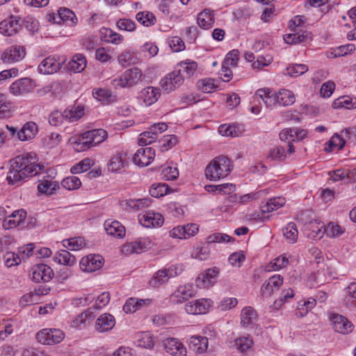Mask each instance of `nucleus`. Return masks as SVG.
I'll list each match as a JSON object with an SVG mask.
<instances>
[{
	"instance_id": "f257e3e1",
	"label": "nucleus",
	"mask_w": 356,
	"mask_h": 356,
	"mask_svg": "<svg viewBox=\"0 0 356 356\" xmlns=\"http://www.w3.org/2000/svg\"><path fill=\"white\" fill-rule=\"evenodd\" d=\"M33 157L27 153L15 156L10 161V169L6 180L8 184H17L29 177L38 175L43 170L44 166L31 161Z\"/></svg>"
},
{
	"instance_id": "f03ea898",
	"label": "nucleus",
	"mask_w": 356,
	"mask_h": 356,
	"mask_svg": "<svg viewBox=\"0 0 356 356\" xmlns=\"http://www.w3.org/2000/svg\"><path fill=\"white\" fill-rule=\"evenodd\" d=\"M231 161L228 157L221 155L213 159L206 167L205 176L211 181L226 177L231 171Z\"/></svg>"
},
{
	"instance_id": "7ed1b4c3",
	"label": "nucleus",
	"mask_w": 356,
	"mask_h": 356,
	"mask_svg": "<svg viewBox=\"0 0 356 356\" xmlns=\"http://www.w3.org/2000/svg\"><path fill=\"white\" fill-rule=\"evenodd\" d=\"M143 76L142 70L138 67H132L127 70L121 76L114 79L111 84L115 87H132L141 81Z\"/></svg>"
},
{
	"instance_id": "20e7f679",
	"label": "nucleus",
	"mask_w": 356,
	"mask_h": 356,
	"mask_svg": "<svg viewBox=\"0 0 356 356\" xmlns=\"http://www.w3.org/2000/svg\"><path fill=\"white\" fill-rule=\"evenodd\" d=\"M64 338V332L60 329L55 328L42 329L36 334V339L40 343L48 346L59 343Z\"/></svg>"
},
{
	"instance_id": "39448f33",
	"label": "nucleus",
	"mask_w": 356,
	"mask_h": 356,
	"mask_svg": "<svg viewBox=\"0 0 356 356\" xmlns=\"http://www.w3.org/2000/svg\"><path fill=\"white\" fill-rule=\"evenodd\" d=\"M184 81L181 69H175L166 75L161 81V86L163 90L170 92L179 88Z\"/></svg>"
},
{
	"instance_id": "423d86ee",
	"label": "nucleus",
	"mask_w": 356,
	"mask_h": 356,
	"mask_svg": "<svg viewBox=\"0 0 356 356\" xmlns=\"http://www.w3.org/2000/svg\"><path fill=\"white\" fill-rule=\"evenodd\" d=\"M35 85L30 78H22L14 81L10 86V92L15 96L23 95L33 90Z\"/></svg>"
},
{
	"instance_id": "0eeeda50",
	"label": "nucleus",
	"mask_w": 356,
	"mask_h": 356,
	"mask_svg": "<svg viewBox=\"0 0 356 356\" xmlns=\"http://www.w3.org/2000/svg\"><path fill=\"white\" fill-rule=\"evenodd\" d=\"M334 330L342 334H348L353 330V324L345 316L334 314L330 316Z\"/></svg>"
},
{
	"instance_id": "6e6552de",
	"label": "nucleus",
	"mask_w": 356,
	"mask_h": 356,
	"mask_svg": "<svg viewBox=\"0 0 356 356\" xmlns=\"http://www.w3.org/2000/svg\"><path fill=\"white\" fill-rule=\"evenodd\" d=\"M53 270L46 264H38L32 268L31 279L35 282L39 283L41 281L44 282H49L53 278Z\"/></svg>"
},
{
	"instance_id": "1a4fd4ad",
	"label": "nucleus",
	"mask_w": 356,
	"mask_h": 356,
	"mask_svg": "<svg viewBox=\"0 0 356 356\" xmlns=\"http://www.w3.org/2000/svg\"><path fill=\"white\" fill-rule=\"evenodd\" d=\"M19 17L11 15L0 22V33L6 36L13 35L21 29Z\"/></svg>"
},
{
	"instance_id": "9d476101",
	"label": "nucleus",
	"mask_w": 356,
	"mask_h": 356,
	"mask_svg": "<svg viewBox=\"0 0 356 356\" xmlns=\"http://www.w3.org/2000/svg\"><path fill=\"white\" fill-rule=\"evenodd\" d=\"M155 156L154 150L152 147L140 148L133 156V161L138 166H147L152 163Z\"/></svg>"
},
{
	"instance_id": "9b49d317",
	"label": "nucleus",
	"mask_w": 356,
	"mask_h": 356,
	"mask_svg": "<svg viewBox=\"0 0 356 356\" xmlns=\"http://www.w3.org/2000/svg\"><path fill=\"white\" fill-rule=\"evenodd\" d=\"M163 345L167 353L174 356H186V347L176 338H168L163 341Z\"/></svg>"
},
{
	"instance_id": "f8f14e48",
	"label": "nucleus",
	"mask_w": 356,
	"mask_h": 356,
	"mask_svg": "<svg viewBox=\"0 0 356 356\" xmlns=\"http://www.w3.org/2000/svg\"><path fill=\"white\" fill-rule=\"evenodd\" d=\"M26 54V49L23 46H13L2 54L1 60L4 63H10L22 60Z\"/></svg>"
},
{
	"instance_id": "ddd939ff",
	"label": "nucleus",
	"mask_w": 356,
	"mask_h": 356,
	"mask_svg": "<svg viewBox=\"0 0 356 356\" xmlns=\"http://www.w3.org/2000/svg\"><path fill=\"white\" fill-rule=\"evenodd\" d=\"M64 60L60 58L56 59L54 56H49L44 59L38 65V71L44 74H49L56 72L61 67Z\"/></svg>"
},
{
	"instance_id": "4468645a",
	"label": "nucleus",
	"mask_w": 356,
	"mask_h": 356,
	"mask_svg": "<svg viewBox=\"0 0 356 356\" xmlns=\"http://www.w3.org/2000/svg\"><path fill=\"white\" fill-rule=\"evenodd\" d=\"M26 216V212L24 209L15 210L7 215L3 220L2 226L5 229L15 228L24 220Z\"/></svg>"
},
{
	"instance_id": "2eb2a0df",
	"label": "nucleus",
	"mask_w": 356,
	"mask_h": 356,
	"mask_svg": "<svg viewBox=\"0 0 356 356\" xmlns=\"http://www.w3.org/2000/svg\"><path fill=\"white\" fill-rule=\"evenodd\" d=\"M218 270L217 268H209L204 272L198 275L195 280L197 287L208 288L212 286L214 283V280L218 275Z\"/></svg>"
},
{
	"instance_id": "dca6fc26",
	"label": "nucleus",
	"mask_w": 356,
	"mask_h": 356,
	"mask_svg": "<svg viewBox=\"0 0 356 356\" xmlns=\"http://www.w3.org/2000/svg\"><path fill=\"white\" fill-rule=\"evenodd\" d=\"M195 296V292L191 285L180 286L170 296V301L173 303L179 304L188 300L189 298Z\"/></svg>"
},
{
	"instance_id": "f3484780",
	"label": "nucleus",
	"mask_w": 356,
	"mask_h": 356,
	"mask_svg": "<svg viewBox=\"0 0 356 356\" xmlns=\"http://www.w3.org/2000/svg\"><path fill=\"white\" fill-rule=\"evenodd\" d=\"M102 259L100 255L90 254L81 259L80 261L81 268L87 272L95 271L102 267Z\"/></svg>"
},
{
	"instance_id": "a211bd4d",
	"label": "nucleus",
	"mask_w": 356,
	"mask_h": 356,
	"mask_svg": "<svg viewBox=\"0 0 356 356\" xmlns=\"http://www.w3.org/2000/svg\"><path fill=\"white\" fill-rule=\"evenodd\" d=\"M115 325L114 316L108 313L100 315L95 325V330L99 332H105L111 330Z\"/></svg>"
},
{
	"instance_id": "6ab92c4d",
	"label": "nucleus",
	"mask_w": 356,
	"mask_h": 356,
	"mask_svg": "<svg viewBox=\"0 0 356 356\" xmlns=\"http://www.w3.org/2000/svg\"><path fill=\"white\" fill-rule=\"evenodd\" d=\"M164 219L161 214L154 212H147L139 218L140 223L146 227L161 226Z\"/></svg>"
},
{
	"instance_id": "aec40b11",
	"label": "nucleus",
	"mask_w": 356,
	"mask_h": 356,
	"mask_svg": "<svg viewBox=\"0 0 356 356\" xmlns=\"http://www.w3.org/2000/svg\"><path fill=\"white\" fill-rule=\"evenodd\" d=\"M151 200L149 198H143L137 200H124L120 201V205L124 210H140L149 205Z\"/></svg>"
},
{
	"instance_id": "412c9836",
	"label": "nucleus",
	"mask_w": 356,
	"mask_h": 356,
	"mask_svg": "<svg viewBox=\"0 0 356 356\" xmlns=\"http://www.w3.org/2000/svg\"><path fill=\"white\" fill-rule=\"evenodd\" d=\"M312 34L308 31H303L301 33L285 34L283 36L285 43L289 44H296L300 42H307L312 39Z\"/></svg>"
},
{
	"instance_id": "4be33fe9",
	"label": "nucleus",
	"mask_w": 356,
	"mask_h": 356,
	"mask_svg": "<svg viewBox=\"0 0 356 356\" xmlns=\"http://www.w3.org/2000/svg\"><path fill=\"white\" fill-rule=\"evenodd\" d=\"M38 132V126L33 122H28L17 132V138L22 141L32 139Z\"/></svg>"
},
{
	"instance_id": "5701e85b",
	"label": "nucleus",
	"mask_w": 356,
	"mask_h": 356,
	"mask_svg": "<svg viewBox=\"0 0 356 356\" xmlns=\"http://www.w3.org/2000/svg\"><path fill=\"white\" fill-rule=\"evenodd\" d=\"M107 137V132L102 129H93L83 133V139H89L93 147L103 142Z\"/></svg>"
},
{
	"instance_id": "b1692460",
	"label": "nucleus",
	"mask_w": 356,
	"mask_h": 356,
	"mask_svg": "<svg viewBox=\"0 0 356 356\" xmlns=\"http://www.w3.org/2000/svg\"><path fill=\"white\" fill-rule=\"evenodd\" d=\"M214 14L211 9L206 8L198 14L197 23L200 27L207 29L214 24Z\"/></svg>"
},
{
	"instance_id": "393cba45",
	"label": "nucleus",
	"mask_w": 356,
	"mask_h": 356,
	"mask_svg": "<svg viewBox=\"0 0 356 356\" xmlns=\"http://www.w3.org/2000/svg\"><path fill=\"white\" fill-rule=\"evenodd\" d=\"M256 96L259 97L266 107H272L278 104L277 93H273L269 88H260L256 91Z\"/></svg>"
},
{
	"instance_id": "a878e982",
	"label": "nucleus",
	"mask_w": 356,
	"mask_h": 356,
	"mask_svg": "<svg viewBox=\"0 0 356 356\" xmlns=\"http://www.w3.org/2000/svg\"><path fill=\"white\" fill-rule=\"evenodd\" d=\"M330 179L334 181L343 180L345 178L349 181H356V168L353 170L338 169L329 173Z\"/></svg>"
},
{
	"instance_id": "bb28decb",
	"label": "nucleus",
	"mask_w": 356,
	"mask_h": 356,
	"mask_svg": "<svg viewBox=\"0 0 356 356\" xmlns=\"http://www.w3.org/2000/svg\"><path fill=\"white\" fill-rule=\"evenodd\" d=\"M159 96V89L152 86L144 88L140 92V97L147 106L152 105L156 102Z\"/></svg>"
},
{
	"instance_id": "cd10ccee",
	"label": "nucleus",
	"mask_w": 356,
	"mask_h": 356,
	"mask_svg": "<svg viewBox=\"0 0 356 356\" xmlns=\"http://www.w3.org/2000/svg\"><path fill=\"white\" fill-rule=\"evenodd\" d=\"M105 230L108 235L122 238L125 235L124 227L118 221H112L109 222L106 221L104 223Z\"/></svg>"
},
{
	"instance_id": "c85d7f7f",
	"label": "nucleus",
	"mask_w": 356,
	"mask_h": 356,
	"mask_svg": "<svg viewBox=\"0 0 356 356\" xmlns=\"http://www.w3.org/2000/svg\"><path fill=\"white\" fill-rule=\"evenodd\" d=\"M189 346L194 351L203 353L208 348V339L205 337L193 336L190 339Z\"/></svg>"
},
{
	"instance_id": "c756f323",
	"label": "nucleus",
	"mask_w": 356,
	"mask_h": 356,
	"mask_svg": "<svg viewBox=\"0 0 356 356\" xmlns=\"http://www.w3.org/2000/svg\"><path fill=\"white\" fill-rule=\"evenodd\" d=\"M257 312L251 307L243 308L241 314V323L246 327L252 325L257 320Z\"/></svg>"
},
{
	"instance_id": "7c9ffc66",
	"label": "nucleus",
	"mask_w": 356,
	"mask_h": 356,
	"mask_svg": "<svg viewBox=\"0 0 356 356\" xmlns=\"http://www.w3.org/2000/svg\"><path fill=\"white\" fill-rule=\"evenodd\" d=\"M150 245V241L149 239H143L136 241L128 243L124 248L127 251H130L131 253L139 254L143 252L147 251Z\"/></svg>"
},
{
	"instance_id": "2f4dec72",
	"label": "nucleus",
	"mask_w": 356,
	"mask_h": 356,
	"mask_svg": "<svg viewBox=\"0 0 356 356\" xmlns=\"http://www.w3.org/2000/svg\"><path fill=\"white\" fill-rule=\"evenodd\" d=\"M84 115V108L83 106H72L67 107L64 111V116L70 122H75L79 120Z\"/></svg>"
},
{
	"instance_id": "473e14b6",
	"label": "nucleus",
	"mask_w": 356,
	"mask_h": 356,
	"mask_svg": "<svg viewBox=\"0 0 356 356\" xmlns=\"http://www.w3.org/2000/svg\"><path fill=\"white\" fill-rule=\"evenodd\" d=\"M316 301L314 298L307 300H300L298 302L296 315L302 318L307 315L309 311L312 310L316 305Z\"/></svg>"
},
{
	"instance_id": "72a5a7b5",
	"label": "nucleus",
	"mask_w": 356,
	"mask_h": 356,
	"mask_svg": "<svg viewBox=\"0 0 356 356\" xmlns=\"http://www.w3.org/2000/svg\"><path fill=\"white\" fill-rule=\"evenodd\" d=\"M285 202L286 200L282 197L271 198L261 207V210L262 213H269L278 209L282 207Z\"/></svg>"
},
{
	"instance_id": "f704fd0d",
	"label": "nucleus",
	"mask_w": 356,
	"mask_h": 356,
	"mask_svg": "<svg viewBox=\"0 0 356 356\" xmlns=\"http://www.w3.org/2000/svg\"><path fill=\"white\" fill-rule=\"evenodd\" d=\"M87 61L84 55L76 54L69 63L70 68L74 72H81L86 67Z\"/></svg>"
},
{
	"instance_id": "c9c22d12",
	"label": "nucleus",
	"mask_w": 356,
	"mask_h": 356,
	"mask_svg": "<svg viewBox=\"0 0 356 356\" xmlns=\"http://www.w3.org/2000/svg\"><path fill=\"white\" fill-rule=\"evenodd\" d=\"M277 99L278 102V105L280 106H289L293 104L295 101V95L293 92L291 90L282 89L280 90L278 93H277Z\"/></svg>"
},
{
	"instance_id": "e433bc0d",
	"label": "nucleus",
	"mask_w": 356,
	"mask_h": 356,
	"mask_svg": "<svg viewBox=\"0 0 356 356\" xmlns=\"http://www.w3.org/2000/svg\"><path fill=\"white\" fill-rule=\"evenodd\" d=\"M92 95L95 98L106 104L116 101V96L113 95L112 92L108 89L99 88L93 91Z\"/></svg>"
},
{
	"instance_id": "4c0bfd02",
	"label": "nucleus",
	"mask_w": 356,
	"mask_h": 356,
	"mask_svg": "<svg viewBox=\"0 0 356 356\" xmlns=\"http://www.w3.org/2000/svg\"><path fill=\"white\" fill-rule=\"evenodd\" d=\"M170 277L168 276L167 268L159 270L156 272L153 277L149 281V284L154 288H156L165 283H166Z\"/></svg>"
},
{
	"instance_id": "58836bf2",
	"label": "nucleus",
	"mask_w": 356,
	"mask_h": 356,
	"mask_svg": "<svg viewBox=\"0 0 356 356\" xmlns=\"http://www.w3.org/2000/svg\"><path fill=\"white\" fill-rule=\"evenodd\" d=\"M100 32L102 35V38L107 42L120 44L123 40L121 35L114 32L111 29L103 28Z\"/></svg>"
},
{
	"instance_id": "ea45409f",
	"label": "nucleus",
	"mask_w": 356,
	"mask_h": 356,
	"mask_svg": "<svg viewBox=\"0 0 356 356\" xmlns=\"http://www.w3.org/2000/svg\"><path fill=\"white\" fill-rule=\"evenodd\" d=\"M283 235L289 243H293L297 241L298 232L294 222H289L283 229Z\"/></svg>"
},
{
	"instance_id": "a19ab883",
	"label": "nucleus",
	"mask_w": 356,
	"mask_h": 356,
	"mask_svg": "<svg viewBox=\"0 0 356 356\" xmlns=\"http://www.w3.org/2000/svg\"><path fill=\"white\" fill-rule=\"evenodd\" d=\"M170 188L164 183L153 184L149 188V193L152 197L159 198L168 193Z\"/></svg>"
},
{
	"instance_id": "79ce46f5",
	"label": "nucleus",
	"mask_w": 356,
	"mask_h": 356,
	"mask_svg": "<svg viewBox=\"0 0 356 356\" xmlns=\"http://www.w3.org/2000/svg\"><path fill=\"white\" fill-rule=\"evenodd\" d=\"M58 188L59 186L57 182L49 180H44L38 185V191L47 195L53 194Z\"/></svg>"
},
{
	"instance_id": "37998d69",
	"label": "nucleus",
	"mask_w": 356,
	"mask_h": 356,
	"mask_svg": "<svg viewBox=\"0 0 356 356\" xmlns=\"http://www.w3.org/2000/svg\"><path fill=\"white\" fill-rule=\"evenodd\" d=\"M137 343L138 346L147 349L153 348L155 344L153 335L149 332L141 333Z\"/></svg>"
},
{
	"instance_id": "c03bdc74",
	"label": "nucleus",
	"mask_w": 356,
	"mask_h": 356,
	"mask_svg": "<svg viewBox=\"0 0 356 356\" xmlns=\"http://www.w3.org/2000/svg\"><path fill=\"white\" fill-rule=\"evenodd\" d=\"M63 245L70 250L75 251L85 246V241L82 237H74L63 241Z\"/></svg>"
},
{
	"instance_id": "a18cd8bd",
	"label": "nucleus",
	"mask_w": 356,
	"mask_h": 356,
	"mask_svg": "<svg viewBox=\"0 0 356 356\" xmlns=\"http://www.w3.org/2000/svg\"><path fill=\"white\" fill-rule=\"evenodd\" d=\"M308 70L309 67L306 65L294 64L286 68L285 74L291 77H297L307 72Z\"/></svg>"
},
{
	"instance_id": "49530a36",
	"label": "nucleus",
	"mask_w": 356,
	"mask_h": 356,
	"mask_svg": "<svg viewBox=\"0 0 356 356\" xmlns=\"http://www.w3.org/2000/svg\"><path fill=\"white\" fill-rule=\"evenodd\" d=\"M56 259L60 264L71 266L74 264L76 259L67 250H61L56 257Z\"/></svg>"
},
{
	"instance_id": "de8ad7c7",
	"label": "nucleus",
	"mask_w": 356,
	"mask_h": 356,
	"mask_svg": "<svg viewBox=\"0 0 356 356\" xmlns=\"http://www.w3.org/2000/svg\"><path fill=\"white\" fill-rule=\"evenodd\" d=\"M136 18L145 26L154 25L156 22L155 16L149 12H140L136 15Z\"/></svg>"
},
{
	"instance_id": "09e8293b",
	"label": "nucleus",
	"mask_w": 356,
	"mask_h": 356,
	"mask_svg": "<svg viewBox=\"0 0 356 356\" xmlns=\"http://www.w3.org/2000/svg\"><path fill=\"white\" fill-rule=\"evenodd\" d=\"M125 159H123L122 154L120 153L113 156L109 163V168L113 172H116L122 168L125 165Z\"/></svg>"
},
{
	"instance_id": "8fccbe9b",
	"label": "nucleus",
	"mask_w": 356,
	"mask_h": 356,
	"mask_svg": "<svg viewBox=\"0 0 356 356\" xmlns=\"http://www.w3.org/2000/svg\"><path fill=\"white\" fill-rule=\"evenodd\" d=\"M61 185L67 190H74L81 186V182L79 177L71 176L63 179Z\"/></svg>"
},
{
	"instance_id": "3c124183",
	"label": "nucleus",
	"mask_w": 356,
	"mask_h": 356,
	"mask_svg": "<svg viewBox=\"0 0 356 356\" xmlns=\"http://www.w3.org/2000/svg\"><path fill=\"white\" fill-rule=\"evenodd\" d=\"M95 308H89L86 312L81 313L76 319L74 323L77 325H80L81 324H86L87 322H90L95 317V314L94 312V309Z\"/></svg>"
},
{
	"instance_id": "603ef678",
	"label": "nucleus",
	"mask_w": 356,
	"mask_h": 356,
	"mask_svg": "<svg viewBox=\"0 0 356 356\" xmlns=\"http://www.w3.org/2000/svg\"><path fill=\"white\" fill-rule=\"evenodd\" d=\"M4 263L7 267L10 268L13 266L19 265L21 263V257L18 254L13 252H7L3 255Z\"/></svg>"
},
{
	"instance_id": "864d4df0",
	"label": "nucleus",
	"mask_w": 356,
	"mask_h": 356,
	"mask_svg": "<svg viewBox=\"0 0 356 356\" xmlns=\"http://www.w3.org/2000/svg\"><path fill=\"white\" fill-rule=\"evenodd\" d=\"M92 162L90 159H86L82 160L78 164L72 167L70 171L72 174L81 173L86 172L91 168Z\"/></svg>"
},
{
	"instance_id": "5fc2aeb1",
	"label": "nucleus",
	"mask_w": 356,
	"mask_h": 356,
	"mask_svg": "<svg viewBox=\"0 0 356 356\" xmlns=\"http://www.w3.org/2000/svg\"><path fill=\"white\" fill-rule=\"evenodd\" d=\"M345 229L334 222H330L324 229V232L328 236L335 237L341 235Z\"/></svg>"
},
{
	"instance_id": "6e6d98bb",
	"label": "nucleus",
	"mask_w": 356,
	"mask_h": 356,
	"mask_svg": "<svg viewBox=\"0 0 356 356\" xmlns=\"http://www.w3.org/2000/svg\"><path fill=\"white\" fill-rule=\"evenodd\" d=\"M253 341L249 337H239L235 340V346L241 352H245L252 345Z\"/></svg>"
},
{
	"instance_id": "4d7b16f0",
	"label": "nucleus",
	"mask_w": 356,
	"mask_h": 356,
	"mask_svg": "<svg viewBox=\"0 0 356 356\" xmlns=\"http://www.w3.org/2000/svg\"><path fill=\"white\" fill-rule=\"evenodd\" d=\"M286 154L283 147L277 146L269 151L268 158L273 161H283L286 159Z\"/></svg>"
},
{
	"instance_id": "13d9d810",
	"label": "nucleus",
	"mask_w": 356,
	"mask_h": 356,
	"mask_svg": "<svg viewBox=\"0 0 356 356\" xmlns=\"http://www.w3.org/2000/svg\"><path fill=\"white\" fill-rule=\"evenodd\" d=\"M58 15L63 21H70L72 24H76L77 18L71 10L66 8H60L58 10Z\"/></svg>"
},
{
	"instance_id": "bf43d9fd",
	"label": "nucleus",
	"mask_w": 356,
	"mask_h": 356,
	"mask_svg": "<svg viewBox=\"0 0 356 356\" xmlns=\"http://www.w3.org/2000/svg\"><path fill=\"white\" fill-rule=\"evenodd\" d=\"M197 64L194 61H182L179 64V69H181V72H185L188 77L194 74L197 70Z\"/></svg>"
},
{
	"instance_id": "052dcab7",
	"label": "nucleus",
	"mask_w": 356,
	"mask_h": 356,
	"mask_svg": "<svg viewBox=\"0 0 356 356\" xmlns=\"http://www.w3.org/2000/svg\"><path fill=\"white\" fill-rule=\"evenodd\" d=\"M162 178L165 180H175L179 177L178 169L175 167H166L162 170Z\"/></svg>"
},
{
	"instance_id": "680f3d73",
	"label": "nucleus",
	"mask_w": 356,
	"mask_h": 356,
	"mask_svg": "<svg viewBox=\"0 0 356 356\" xmlns=\"http://www.w3.org/2000/svg\"><path fill=\"white\" fill-rule=\"evenodd\" d=\"M341 133L345 138L346 143L353 145L356 144V127H353L345 129L342 130Z\"/></svg>"
},
{
	"instance_id": "e2e57ef3",
	"label": "nucleus",
	"mask_w": 356,
	"mask_h": 356,
	"mask_svg": "<svg viewBox=\"0 0 356 356\" xmlns=\"http://www.w3.org/2000/svg\"><path fill=\"white\" fill-rule=\"evenodd\" d=\"M159 143H161V148H163V150H168L177 144V138L174 135L165 136L159 140Z\"/></svg>"
},
{
	"instance_id": "0e129e2a",
	"label": "nucleus",
	"mask_w": 356,
	"mask_h": 356,
	"mask_svg": "<svg viewBox=\"0 0 356 356\" xmlns=\"http://www.w3.org/2000/svg\"><path fill=\"white\" fill-rule=\"evenodd\" d=\"M282 283L283 278L280 275H275L263 284V289H266L269 286H272L277 290Z\"/></svg>"
},
{
	"instance_id": "69168bd1",
	"label": "nucleus",
	"mask_w": 356,
	"mask_h": 356,
	"mask_svg": "<svg viewBox=\"0 0 356 356\" xmlns=\"http://www.w3.org/2000/svg\"><path fill=\"white\" fill-rule=\"evenodd\" d=\"M238 50L233 49L227 54L226 58L222 63H225L227 65L234 67L236 65L238 60Z\"/></svg>"
},
{
	"instance_id": "338daca9",
	"label": "nucleus",
	"mask_w": 356,
	"mask_h": 356,
	"mask_svg": "<svg viewBox=\"0 0 356 356\" xmlns=\"http://www.w3.org/2000/svg\"><path fill=\"white\" fill-rule=\"evenodd\" d=\"M64 119H66L64 116V112L62 113L56 111L49 115V122L52 126H58L63 123Z\"/></svg>"
},
{
	"instance_id": "774afa93",
	"label": "nucleus",
	"mask_w": 356,
	"mask_h": 356,
	"mask_svg": "<svg viewBox=\"0 0 356 356\" xmlns=\"http://www.w3.org/2000/svg\"><path fill=\"white\" fill-rule=\"evenodd\" d=\"M355 49V47L354 44H348L339 47L337 49L334 50L332 54H334V57L343 56L348 53L353 51Z\"/></svg>"
}]
</instances>
